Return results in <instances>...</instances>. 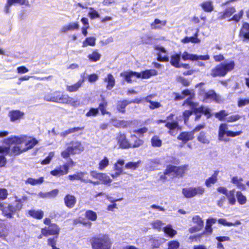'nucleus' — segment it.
<instances>
[{"label":"nucleus","mask_w":249,"mask_h":249,"mask_svg":"<svg viewBox=\"0 0 249 249\" xmlns=\"http://www.w3.org/2000/svg\"><path fill=\"white\" fill-rule=\"evenodd\" d=\"M9 143L14 144V146L10 147V154L11 155H18L33 148L38 142L35 139L28 137L26 136L20 137L14 136L8 139Z\"/></svg>","instance_id":"obj_1"},{"label":"nucleus","mask_w":249,"mask_h":249,"mask_svg":"<svg viewBox=\"0 0 249 249\" xmlns=\"http://www.w3.org/2000/svg\"><path fill=\"white\" fill-rule=\"evenodd\" d=\"M182 94L186 96H189V97L184 101L182 106L184 107H189L191 108L194 109L195 111L199 112H204L205 114L208 117H210V110L204 107H198V105L196 102H194L192 101V99L195 97V94L193 89H185L182 91Z\"/></svg>","instance_id":"obj_2"},{"label":"nucleus","mask_w":249,"mask_h":249,"mask_svg":"<svg viewBox=\"0 0 249 249\" xmlns=\"http://www.w3.org/2000/svg\"><path fill=\"white\" fill-rule=\"evenodd\" d=\"M235 66L233 61L225 62L212 69L210 75L212 77L224 76L229 71H232Z\"/></svg>","instance_id":"obj_3"},{"label":"nucleus","mask_w":249,"mask_h":249,"mask_svg":"<svg viewBox=\"0 0 249 249\" xmlns=\"http://www.w3.org/2000/svg\"><path fill=\"white\" fill-rule=\"evenodd\" d=\"M157 74V72L156 70H150L142 71L140 73L133 71L124 72L121 73L120 75L124 77L125 80L127 82H131L134 80V79H133L134 77L146 79L149 78L151 76L156 75Z\"/></svg>","instance_id":"obj_4"},{"label":"nucleus","mask_w":249,"mask_h":249,"mask_svg":"<svg viewBox=\"0 0 249 249\" xmlns=\"http://www.w3.org/2000/svg\"><path fill=\"white\" fill-rule=\"evenodd\" d=\"M112 243L107 235H103L92 239L93 249H110Z\"/></svg>","instance_id":"obj_5"},{"label":"nucleus","mask_w":249,"mask_h":249,"mask_svg":"<svg viewBox=\"0 0 249 249\" xmlns=\"http://www.w3.org/2000/svg\"><path fill=\"white\" fill-rule=\"evenodd\" d=\"M205 192V189L201 186L189 187L182 189V193L186 198H192L196 196H201Z\"/></svg>","instance_id":"obj_6"},{"label":"nucleus","mask_w":249,"mask_h":249,"mask_svg":"<svg viewBox=\"0 0 249 249\" xmlns=\"http://www.w3.org/2000/svg\"><path fill=\"white\" fill-rule=\"evenodd\" d=\"M65 94H63L60 91H56L54 92L46 93L44 95V99L48 102H52L63 104Z\"/></svg>","instance_id":"obj_7"},{"label":"nucleus","mask_w":249,"mask_h":249,"mask_svg":"<svg viewBox=\"0 0 249 249\" xmlns=\"http://www.w3.org/2000/svg\"><path fill=\"white\" fill-rule=\"evenodd\" d=\"M188 166L187 165H184L181 166H175L172 165H169L167 167L165 171V175L180 176H182L185 172L188 170Z\"/></svg>","instance_id":"obj_8"},{"label":"nucleus","mask_w":249,"mask_h":249,"mask_svg":"<svg viewBox=\"0 0 249 249\" xmlns=\"http://www.w3.org/2000/svg\"><path fill=\"white\" fill-rule=\"evenodd\" d=\"M241 131L238 132H232L229 131L228 130L227 125L225 124H223L220 125L219 128L218 136L219 139L221 141H227L224 138L225 135H226L228 137H234L237 136H239L241 134Z\"/></svg>","instance_id":"obj_9"},{"label":"nucleus","mask_w":249,"mask_h":249,"mask_svg":"<svg viewBox=\"0 0 249 249\" xmlns=\"http://www.w3.org/2000/svg\"><path fill=\"white\" fill-rule=\"evenodd\" d=\"M59 232V228L55 224H51L48 227H45L41 229V234L44 236L50 235H57Z\"/></svg>","instance_id":"obj_10"},{"label":"nucleus","mask_w":249,"mask_h":249,"mask_svg":"<svg viewBox=\"0 0 249 249\" xmlns=\"http://www.w3.org/2000/svg\"><path fill=\"white\" fill-rule=\"evenodd\" d=\"M193 223L196 225L189 229L191 233H194L200 231L203 226V222L198 215L194 216L192 218Z\"/></svg>","instance_id":"obj_11"},{"label":"nucleus","mask_w":249,"mask_h":249,"mask_svg":"<svg viewBox=\"0 0 249 249\" xmlns=\"http://www.w3.org/2000/svg\"><path fill=\"white\" fill-rule=\"evenodd\" d=\"M87 175L86 173L80 172L76 173L72 175H69L68 178L71 181L74 180H81L82 182L88 183L92 182V181L89 179L88 178H85V176Z\"/></svg>","instance_id":"obj_12"},{"label":"nucleus","mask_w":249,"mask_h":249,"mask_svg":"<svg viewBox=\"0 0 249 249\" xmlns=\"http://www.w3.org/2000/svg\"><path fill=\"white\" fill-rule=\"evenodd\" d=\"M204 100L207 102L209 100H213L216 103H220L222 100L221 96L216 94L213 90H210L205 94Z\"/></svg>","instance_id":"obj_13"},{"label":"nucleus","mask_w":249,"mask_h":249,"mask_svg":"<svg viewBox=\"0 0 249 249\" xmlns=\"http://www.w3.org/2000/svg\"><path fill=\"white\" fill-rule=\"evenodd\" d=\"M69 171V165L68 164H65L59 167L55 168L54 170L51 172V174L53 176L60 177L66 175Z\"/></svg>","instance_id":"obj_14"},{"label":"nucleus","mask_w":249,"mask_h":249,"mask_svg":"<svg viewBox=\"0 0 249 249\" xmlns=\"http://www.w3.org/2000/svg\"><path fill=\"white\" fill-rule=\"evenodd\" d=\"M69 146L72 154H79L84 150V147L81 142L78 141L71 142Z\"/></svg>","instance_id":"obj_15"},{"label":"nucleus","mask_w":249,"mask_h":249,"mask_svg":"<svg viewBox=\"0 0 249 249\" xmlns=\"http://www.w3.org/2000/svg\"><path fill=\"white\" fill-rule=\"evenodd\" d=\"M16 4L20 5H28L29 2L27 0H7V3L5 4L4 11L6 13H8L10 12V7L12 5Z\"/></svg>","instance_id":"obj_16"},{"label":"nucleus","mask_w":249,"mask_h":249,"mask_svg":"<svg viewBox=\"0 0 249 249\" xmlns=\"http://www.w3.org/2000/svg\"><path fill=\"white\" fill-rule=\"evenodd\" d=\"M24 116V113L18 110L11 111L9 113L11 122H15L22 119Z\"/></svg>","instance_id":"obj_17"},{"label":"nucleus","mask_w":249,"mask_h":249,"mask_svg":"<svg viewBox=\"0 0 249 249\" xmlns=\"http://www.w3.org/2000/svg\"><path fill=\"white\" fill-rule=\"evenodd\" d=\"M235 11V8L233 7L227 8L223 12L218 13V18L221 20L230 18Z\"/></svg>","instance_id":"obj_18"},{"label":"nucleus","mask_w":249,"mask_h":249,"mask_svg":"<svg viewBox=\"0 0 249 249\" xmlns=\"http://www.w3.org/2000/svg\"><path fill=\"white\" fill-rule=\"evenodd\" d=\"M79 28V25L78 22H71L62 26L60 30V32L66 33L69 31L77 30Z\"/></svg>","instance_id":"obj_19"},{"label":"nucleus","mask_w":249,"mask_h":249,"mask_svg":"<svg viewBox=\"0 0 249 249\" xmlns=\"http://www.w3.org/2000/svg\"><path fill=\"white\" fill-rule=\"evenodd\" d=\"M194 132L192 131L183 132L178 136V139L185 143L189 141L193 140L194 138Z\"/></svg>","instance_id":"obj_20"},{"label":"nucleus","mask_w":249,"mask_h":249,"mask_svg":"<svg viewBox=\"0 0 249 249\" xmlns=\"http://www.w3.org/2000/svg\"><path fill=\"white\" fill-rule=\"evenodd\" d=\"M118 143L120 147L122 148H130V142L126 139L125 136L123 134L120 135L117 137Z\"/></svg>","instance_id":"obj_21"},{"label":"nucleus","mask_w":249,"mask_h":249,"mask_svg":"<svg viewBox=\"0 0 249 249\" xmlns=\"http://www.w3.org/2000/svg\"><path fill=\"white\" fill-rule=\"evenodd\" d=\"M0 209L2 211L3 214L5 216L10 218L12 217L13 214L15 213L13 206L10 204H8L7 206H4L2 204V207L0 208Z\"/></svg>","instance_id":"obj_22"},{"label":"nucleus","mask_w":249,"mask_h":249,"mask_svg":"<svg viewBox=\"0 0 249 249\" xmlns=\"http://www.w3.org/2000/svg\"><path fill=\"white\" fill-rule=\"evenodd\" d=\"M66 206L69 208H73L76 202L75 197L71 195H67L64 198Z\"/></svg>","instance_id":"obj_23"},{"label":"nucleus","mask_w":249,"mask_h":249,"mask_svg":"<svg viewBox=\"0 0 249 249\" xmlns=\"http://www.w3.org/2000/svg\"><path fill=\"white\" fill-rule=\"evenodd\" d=\"M243 179L241 177H234L231 179V182L234 184L238 189L245 190L246 185L243 183Z\"/></svg>","instance_id":"obj_24"},{"label":"nucleus","mask_w":249,"mask_h":249,"mask_svg":"<svg viewBox=\"0 0 249 249\" xmlns=\"http://www.w3.org/2000/svg\"><path fill=\"white\" fill-rule=\"evenodd\" d=\"M63 104H69L73 107H77L80 106V102L79 100L74 99L70 97L69 95L65 94Z\"/></svg>","instance_id":"obj_25"},{"label":"nucleus","mask_w":249,"mask_h":249,"mask_svg":"<svg viewBox=\"0 0 249 249\" xmlns=\"http://www.w3.org/2000/svg\"><path fill=\"white\" fill-rule=\"evenodd\" d=\"M165 126L167 127L168 129H169V133L174 136L176 135L175 133L174 130H179L181 129V128L178 125V123L177 121H175L173 122H168L165 124Z\"/></svg>","instance_id":"obj_26"},{"label":"nucleus","mask_w":249,"mask_h":249,"mask_svg":"<svg viewBox=\"0 0 249 249\" xmlns=\"http://www.w3.org/2000/svg\"><path fill=\"white\" fill-rule=\"evenodd\" d=\"M216 221V219H214V218H210V219H208L207 220V222H206V227H205V231L203 233V234H207L208 235H210V234H211L212 231H213V229L211 228V227H212V226L213 224L215 223ZM202 235V234H199V237H200Z\"/></svg>","instance_id":"obj_27"},{"label":"nucleus","mask_w":249,"mask_h":249,"mask_svg":"<svg viewBox=\"0 0 249 249\" xmlns=\"http://www.w3.org/2000/svg\"><path fill=\"white\" fill-rule=\"evenodd\" d=\"M166 20H161L158 18L155 19L154 21L150 24L152 29H161L166 24Z\"/></svg>","instance_id":"obj_28"},{"label":"nucleus","mask_w":249,"mask_h":249,"mask_svg":"<svg viewBox=\"0 0 249 249\" xmlns=\"http://www.w3.org/2000/svg\"><path fill=\"white\" fill-rule=\"evenodd\" d=\"M198 32L199 29H197L193 36L186 37L182 40V42L184 43H187L189 42H192L193 43H199L200 42V40L198 38Z\"/></svg>","instance_id":"obj_29"},{"label":"nucleus","mask_w":249,"mask_h":249,"mask_svg":"<svg viewBox=\"0 0 249 249\" xmlns=\"http://www.w3.org/2000/svg\"><path fill=\"white\" fill-rule=\"evenodd\" d=\"M239 36L245 39H249V24L245 23L243 24Z\"/></svg>","instance_id":"obj_30"},{"label":"nucleus","mask_w":249,"mask_h":249,"mask_svg":"<svg viewBox=\"0 0 249 249\" xmlns=\"http://www.w3.org/2000/svg\"><path fill=\"white\" fill-rule=\"evenodd\" d=\"M143 144V141L137 138L135 135H132L130 138V148L138 147Z\"/></svg>","instance_id":"obj_31"},{"label":"nucleus","mask_w":249,"mask_h":249,"mask_svg":"<svg viewBox=\"0 0 249 249\" xmlns=\"http://www.w3.org/2000/svg\"><path fill=\"white\" fill-rule=\"evenodd\" d=\"M83 82L84 79H81L73 85H67L66 88L67 90L71 92L77 91L82 86Z\"/></svg>","instance_id":"obj_32"},{"label":"nucleus","mask_w":249,"mask_h":249,"mask_svg":"<svg viewBox=\"0 0 249 249\" xmlns=\"http://www.w3.org/2000/svg\"><path fill=\"white\" fill-rule=\"evenodd\" d=\"M104 81L107 83V88L108 89H111L115 86V80L111 74H107V77L104 79Z\"/></svg>","instance_id":"obj_33"},{"label":"nucleus","mask_w":249,"mask_h":249,"mask_svg":"<svg viewBox=\"0 0 249 249\" xmlns=\"http://www.w3.org/2000/svg\"><path fill=\"white\" fill-rule=\"evenodd\" d=\"M197 141L203 144H209L210 140L204 131L200 132L197 137Z\"/></svg>","instance_id":"obj_34"},{"label":"nucleus","mask_w":249,"mask_h":249,"mask_svg":"<svg viewBox=\"0 0 249 249\" xmlns=\"http://www.w3.org/2000/svg\"><path fill=\"white\" fill-rule=\"evenodd\" d=\"M200 6L205 12H211L213 10V2L210 0L203 2L201 3Z\"/></svg>","instance_id":"obj_35"},{"label":"nucleus","mask_w":249,"mask_h":249,"mask_svg":"<svg viewBox=\"0 0 249 249\" xmlns=\"http://www.w3.org/2000/svg\"><path fill=\"white\" fill-rule=\"evenodd\" d=\"M124 164V160L123 159H119L117 162L114 164L113 169L114 171L123 173V166Z\"/></svg>","instance_id":"obj_36"},{"label":"nucleus","mask_w":249,"mask_h":249,"mask_svg":"<svg viewBox=\"0 0 249 249\" xmlns=\"http://www.w3.org/2000/svg\"><path fill=\"white\" fill-rule=\"evenodd\" d=\"M141 163V161L140 160L137 162L130 161L126 163L124 165V167L126 169L134 171L136 170L140 166Z\"/></svg>","instance_id":"obj_37"},{"label":"nucleus","mask_w":249,"mask_h":249,"mask_svg":"<svg viewBox=\"0 0 249 249\" xmlns=\"http://www.w3.org/2000/svg\"><path fill=\"white\" fill-rule=\"evenodd\" d=\"M29 214L32 217L36 219H41L44 215V213L41 210L36 211L35 210H30L28 212Z\"/></svg>","instance_id":"obj_38"},{"label":"nucleus","mask_w":249,"mask_h":249,"mask_svg":"<svg viewBox=\"0 0 249 249\" xmlns=\"http://www.w3.org/2000/svg\"><path fill=\"white\" fill-rule=\"evenodd\" d=\"M180 59L179 54H174L171 56L170 62L171 64L176 68H180L181 66L179 63Z\"/></svg>","instance_id":"obj_39"},{"label":"nucleus","mask_w":249,"mask_h":249,"mask_svg":"<svg viewBox=\"0 0 249 249\" xmlns=\"http://www.w3.org/2000/svg\"><path fill=\"white\" fill-rule=\"evenodd\" d=\"M218 173V172H215L211 177L206 179L205 184L207 187H210L212 184H213L216 182Z\"/></svg>","instance_id":"obj_40"},{"label":"nucleus","mask_w":249,"mask_h":249,"mask_svg":"<svg viewBox=\"0 0 249 249\" xmlns=\"http://www.w3.org/2000/svg\"><path fill=\"white\" fill-rule=\"evenodd\" d=\"M160 53L158 54V60L160 61H168V57L166 54V51L164 48L162 47H159Z\"/></svg>","instance_id":"obj_41"},{"label":"nucleus","mask_w":249,"mask_h":249,"mask_svg":"<svg viewBox=\"0 0 249 249\" xmlns=\"http://www.w3.org/2000/svg\"><path fill=\"white\" fill-rule=\"evenodd\" d=\"M218 222L219 224L228 227L236 226L241 224V222L239 220H236L234 223H233L227 222L226 219L223 218L218 219Z\"/></svg>","instance_id":"obj_42"},{"label":"nucleus","mask_w":249,"mask_h":249,"mask_svg":"<svg viewBox=\"0 0 249 249\" xmlns=\"http://www.w3.org/2000/svg\"><path fill=\"white\" fill-rule=\"evenodd\" d=\"M237 201L240 205H244L247 203V199L241 192L237 191L236 193Z\"/></svg>","instance_id":"obj_43"},{"label":"nucleus","mask_w":249,"mask_h":249,"mask_svg":"<svg viewBox=\"0 0 249 249\" xmlns=\"http://www.w3.org/2000/svg\"><path fill=\"white\" fill-rule=\"evenodd\" d=\"M164 232L171 238H173L177 234V231L172 228L171 225H168L163 229Z\"/></svg>","instance_id":"obj_44"},{"label":"nucleus","mask_w":249,"mask_h":249,"mask_svg":"<svg viewBox=\"0 0 249 249\" xmlns=\"http://www.w3.org/2000/svg\"><path fill=\"white\" fill-rule=\"evenodd\" d=\"M109 164V160L108 159L105 157L103 159L101 160L98 164V169L99 170L102 171L104 170Z\"/></svg>","instance_id":"obj_45"},{"label":"nucleus","mask_w":249,"mask_h":249,"mask_svg":"<svg viewBox=\"0 0 249 249\" xmlns=\"http://www.w3.org/2000/svg\"><path fill=\"white\" fill-rule=\"evenodd\" d=\"M131 103V102H129L127 100H124L122 101L118 102V105H117L118 110H119V111H120L121 112L124 113L125 111V109H124L125 107L128 104H129Z\"/></svg>","instance_id":"obj_46"},{"label":"nucleus","mask_w":249,"mask_h":249,"mask_svg":"<svg viewBox=\"0 0 249 249\" xmlns=\"http://www.w3.org/2000/svg\"><path fill=\"white\" fill-rule=\"evenodd\" d=\"M96 38L93 37L87 38L83 42L82 47H87L88 45L94 46L95 45Z\"/></svg>","instance_id":"obj_47"},{"label":"nucleus","mask_w":249,"mask_h":249,"mask_svg":"<svg viewBox=\"0 0 249 249\" xmlns=\"http://www.w3.org/2000/svg\"><path fill=\"white\" fill-rule=\"evenodd\" d=\"M229 204L231 205H234L236 203V199L234 196V190L229 192V194L226 196Z\"/></svg>","instance_id":"obj_48"},{"label":"nucleus","mask_w":249,"mask_h":249,"mask_svg":"<svg viewBox=\"0 0 249 249\" xmlns=\"http://www.w3.org/2000/svg\"><path fill=\"white\" fill-rule=\"evenodd\" d=\"M88 57L91 61L96 62L100 59L101 54L97 51H94L91 53L89 54Z\"/></svg>","instance_id":"obj_49"},{"label":"nucleus","mask_w":249,"mask_h":249,"mask_svg":"<svg viewBox=\"0 0 249 249\" xmlns=\"http://www.w3.org/2000/svg\"><path fill=\"white\" fill-rule=\"evenodd\" d=\"M85 216L89 220L94 221L97 219V216L95 212L91 210H88L85 213Z\"/></svg>","instance_id":"obj_50"},{"label":"nucleus","mask_w":249,"mask_h":249,"mask_svg":"<svg viewBox=\"0 0 249 249\" xmlns=\"http://www.w3.org/2000/svg\"><path fill=\"white\" fill-rule=\"evenodd\" d=\"M151 142L152 146L153 147H159L161 146L162 144V141L157 136H155L151 138Z\"/></svg>","instance_id":"obj_51"},{"label":"nucleus","mask_w":249,"mask_h":249,"mask_svg":"<svg viewBox=\"0 0 249 249\" xmlns=\"http://www.w3.org/2000/svg\"><path fill=\"white\" fill-rule=\"evenodd\" d=\"M44 180L43 178L41 177L38 179H34L32 178H29L26 181V183L30 184L32 185L40 184L43 183Z\"/></svg>","instance_id":"obj_52"},{"label":"nucleus","mask_w":249,"mask_h":249,"mask_svg":"<svg viewBox=\"0 0 249 249\" xmlns=\"http://www.w3.org/2000/svg\"><path fill=\"white\" fill-rule=\"evenodd\" d=\"M100 181H102L103 183L106 185H109L112 182V179L109 176L107 175L106 174L102 173Z\"/></svg>","instance_id":"obj_53"},{"label":"nucleus","mask_w":249,"mask_h":249,"mask_svg":"<svg viewBox=\"0 0 249 249\" xmlns=\"http://www.w3.org/2000/svg\"><path fill=\"white\" fill-rule=\"evenodd\" d=\"M99 196H104L105 197H106L107 199L109 201H110L112 203L116 202V201H119L123 199L122 198L117 199H113V198L112 197L109 196L107 195L104 193H100L95 196V198H97Z\"/></svg>","instance_id":"obj_54"},{"label":"nucleus","mask_w":249,"mask_h":249,"mask_svg":"<svg viewBox=\"0 0 249 249\" xmlns=\"http://www.w3.org/2000/svg\"><path fill=\"white\" fill-rule=\"evenodd\" d=\"M243 13V10H241L237 14H236L234 15H233V16L231 18L229 19L228 21H234L236 22H239L240 19L242 18Z\"/></svg>","instance_id":"obj_55"},{"label":"nucleus","mask_w":249,"mask_h":249,"mask_svg":"<svg viewBox=\"0 0 249 249\" xmlns=\"http://www.w3.org/2000/svg\"><path fill=\"white\" fill-rule=\"evenodd\" d=\"M195 55L194 54L189 53L187 52H184L182 54V58L184 60H192L194 61L195 60Z\"/></svg>","instance_id":"obj_56"},{"label":"nucleus","mask_w":249,"mask_h":249,"mask_svg":"<svg viewBox=\"0 0 249 249\" xmlns=\"http://www.w3.org/2000/svg\"><path fill=\"white\" fill-rule=\"evenodd\" d=\"M180 244L178 241L173 240L168 243V249H178Z\"/></svg>","instance_id":"obj_57"},{"label":"nucleus","mask_w":249,"mask_h":249,"mask_svg":"<svg viewBox=\"0 0 249 249\" xmlns=\"http://www.w3.org/2000/svg\"><path fill=\"white\" fill-rule=\"evenodd\" d=\"M191 109L190 110H185L184 112H183V117H184V122H186V121L188 120L189 117L192 114L193 112H195L196 113H199V111H195L194 109H192L190 107H188ZM202 113H205L204 112H202Z\"/></svg>","instance_id":"obj_58"},{"label":"nucleus","mask_w":249,"mask_h":249,"mask_svg":"<svg viewBox=\"0 0 249 249\" xmlns=\"http://www.w3.org/2000/svg\"><path fill=\"white\" fill-rule=\"evenodd\" d=\"M248 104H249V98H240L238 99L237 106L239 107H243Z\"/></svg>","instance_id":"obj_59"},{"label":"nucleus","mask_w":249,"mask_h":249,"mask_svg":"<svg viewBox=\"0 0 249 249\" xmlns=\"http://www.w3.org/2000/svg\"><path fill=\"white\" fill-rule=\"evenodd\" d=\"M107 105V102H106L104 100L103 101V102L99 104V109L100 110L103 115L109 113V112L106 110Z\"/></svg>","instance_id":"obj_60"},{"label":"nucleus","mask_w":249,"mask_h":249,"mask_svg":"<svg viewBox=\"0 0 249 249\" xmlns=\"http://www.w3.org/2000/svg\"><path fill=\"white\" fill-rule=\"evenodd\" d=\"M152 227L158 230H160L163 225V222L160 220H156L151 223Z\"/></svg>","instance_id":"obj_61"},{"label":"nucleus","mask_w":249,"mask_h":249,"mask_svg":"<svg viewBox=\"0 0 249 249\" xmlns=\"http://www.w3.org/2000/svg\"><path fill=\"white\" fill-rule=\"evenodd\" d=\"M22 200L21 199H17L13 208L15 212L20 211L22 207Z\"/></svg>","instance_id":"obj_62"},{"label":"nucleus","mask_w":249,"mask_h":249,"mask_svg":"<svg viewBox=\"0 0 249 249\" xmlns=\"http://www.w3.org/2000/svg\"><path fill=\"white\" fill-rule=\"evenodd\" d=\"M54 156V152H51L49 153V155L41 161V164L43 165H46L50 163L51 160H52Z\"/></svg>","instance_id":"obj_63"},{"label":"nucleus","mask_w":249,"mask_h":249,"mask_svg":"<svg viewBox=\"0 0 249 249\" xmlns=\"http://www.w3.org/2000/svg\"><path fill=\"white\" fill-rule=\"evenodd\" d=\"M90 11L89 12V16L91 19H94L99 17V14L93 8H89Z\"/></svg>","instance_id":"obj_64"}]
</instances>
